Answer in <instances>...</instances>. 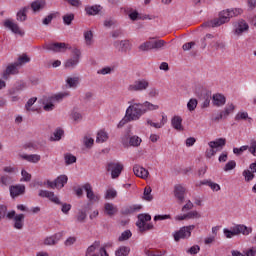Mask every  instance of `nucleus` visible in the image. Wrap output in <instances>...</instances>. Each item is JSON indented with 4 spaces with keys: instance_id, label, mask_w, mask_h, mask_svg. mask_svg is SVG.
I'll return each instance as SVG.
<instances>
[{
    "instance_id": "nucleus-1",
    "label": "nucleus",
    "mask_w": 256,
    "mask_h": 256,
    "mask_svg": "<svg viewBox=\"0 0 256 256\" xmlns=\"http://www.w3.org/2000/svg\"><path fill=\"white\" fill-rule=\"evenodd\" d=\"M128 103L129 106L126 109V115L132 121H139L148 111H157L159 109V105H155L149 101H145L144 103H133V101H130Z\"/></svg>"
},
{
    "instance_id": "nucleus-2",
    "label": "nucleus",
    "mask_w": 256,
    "mask_h": 256,
    "mask_svg": "<svg viewBox=\"0 0 256 256\" xmlns=\"http://www.w3.org/2000/svg\"><path fill=\"white\" fill-rule=\"evenodd\" d=\"M223 233L226 239H233L237 235H249L253 233V228L247 227L243 224H237L231 228V230L224 228Z\"/></svg>"
},
{
    "instance_id": "nucleus-3",
    "label": "nucleus",
    "mask_w": 256,
    "mask_h": 256,
    "mask_svg": "<svg viewBox=\"0 0 256 256\" xmlns=\"http://www.w3.org/2000/svg\"><path fill=\"white\" fill-rule=\"evenodd\" d=\"M230 19L231 13L229 12V9L223 10L220 12L219 18L204 22L202 27H221V25H224V23H229Z\"/></svg>"
},
{
    "instance_id": "nucleus-4",
    "label": "nucleus",
    "mask_w": 256,
    "mask_h": 256,
    "mask_svg": "<svg viewBox=\"0 0 256 256\" xmlns=\"http://www.w3.org/2000/svg\"><path fill=\"white\" fill-rule=\"evenodd\" d=\"M151 221V215L140 214L138 215V221L136 222V227H138L140 233H145V231H151L153 229V224L147 223Z\"/></svg>"
},
{
    "instance_id": "nucleus-5",
    "label": "nucleus",
    "mask_w": 256,
    "mask_h": 256,
    "mask_svg": "<svg viewBox=\"0 0 256 256\" xmlns=\"http://www.w3.org/2000/svg\"><path fill=\"white\" fill-rule=\"evenodd\" d=\"M7 219L13 220V227L18 231H21L25 227V214H17L15 210H11L7 213Z\"/></svg>"
},
{
    "instance_id": "nucleus-6",
    "label": "nucleus",
    "mask_w": 256,
    "mask_h": 256,
    "mask_svg": "<svg viewBox=\"0 0 256 256\" xmlns=\"http://www.w3.org/2000/svg\"><path fill=\"white\" fill-rule=\"evenodd\" d=\"M81 60V50L79 48L72 49V57L65 61L64 67L65 69L73 70L75 67L79 65V61Z\"/></svg>"
},
{
    "instance_id": "nucleus-7",
    "label": "nucleus",
    "mask_w": 256,
    "mask_h": 256,
    "mask_svg": "<svg viewBox=\"0 0 256 256\" xmlns=\"http://www.w3.org/2000/svg\"><path fill=\"white\" fill-rule=\"evenodd\" d=\"M195 229V225L183 226L178 231L173 233L174 241L178 243L181 239H189L191 237V231Z\"/></svg>"
},
{
    "instance_id": "nucleus-8",
    "label": "nucleus",
    "mask_w": 256,
    "mask_h": 256,
    "mask_svg": "<svg viewBox=\"0 0 256 256\" xmlns=\"http://www.w3.org/2000/svg\"><path fill=\"white\" fill-rule=\"evenodd\" d=\"M121 143L124 147H139L143 140L137 136H129V134H125L121 137Z\"/></svg>"
},
{
    "instance_id": "nucleus-9",
    "label": "nucleus",
    "mask_w": 256,
    "mask_h": 256,
    "mask_svg": "<svg viewBox=\"0 0 256 256\" xmlns=\"http://www.w3.org/2000/svg\"><path fill=\"white\" fill-rule=\"evenodd\" d=\"M147 89H149V81L145 79L136 80L128 86L130 93L147 91Z\"/></svg>"
},
{
    "instance_id": "nucleus-10",
    "label": "nucleus",
    "mask_w": 256,
    "mask_h": 256,
    "mask_svg": "<svg viewBox=\"0 0 256 256\" xmlns=\"http://www.w3.org/2000/svg\"><path fill=\"white\" fill-rule=\"evenodd\" d=\"M82 189L86 192V197L90 203H99L101 201V195L93 191V186L86 183L82 186Z\"/></svg>"
},
{
    "instance_id": "nucleus-11",
    "label": "nucleus",
    "mask_w": 256,
    "mask_h": 256,
    "mask_svg": "<svg viewBox=\"0 0 256 256\" xmlns=\"http://www.w3.org/2000/svg\"><path fill=\"white\" fill-rule=\"evenodd\" d=\"M106 169L107 171L111 172L112 179H117V177H119V175H121V172L123 171V164L110 162L108 163Z\"/></svg>"
},
{
    "instance_id": "nucleus-12",
    "label": "nucleus",
    "mask_w": 256,
    "mask_h": 256,
    "mask_svg": "<svg viewBox=\"0 0 256 256\" xmlns=\"http://www.w3.org/2000/svg\"><path fill=\"white\" fill-rule=\"evenodd\" d=\"M115 49L119 51V53H127V51H131V42L129 40H116L113 43Z\"/></svg>"
},
{
    "instance_id": "nucleus-13",
    "label": "nucleus",
    "mask_w": 256,
    "mask_h": 256,
    "mask_svg": "<svg viewBox=\"0 0 256 256\" xmlns=\"http://www.w3.org/2000/svg\"><path fill=\"white\" fill-rule=\"evenodd\" d=\"M9 191H10V197H12V199H15V197L25 195V185L23 184L11 185L9 187Z\"/></svg>"
},
{
    "instance_id": "nucleus-14",
    "label": "nucleus",
    "mask_w": 256,
    "mask_h": 256,
    "mask_svg": "<svg viewBox=\"0 0 256 256\" xmlns=\"http://www.w3.org/2000/svg\"><path fill=\"white\" fill-rule=\"evenodd\" d=\"M38 195L39 197L49 199V201L55 203V205H61V200L59 197L55 196L54 192L48 190H40Z\"/></svg>"
},
{
    "instance_id": "nucleus-15",
    "label": "nucleus",
    "mask_w": 256,
    "mask_h": 256,
    "mask_svg": "<svg viewBox=\"0 0 256 256\" xmlns=\"http://www.w3.org/2000/svg\"><path fill=\"white\" fill-rule=\"evenodd\" d=\"M4 27L12 31L15 35H25V33L21 31V28H19V24L11 21L10 19L4 21Z\"/></svg>"
},
{
    "instance_id": "nucleus-16",
    "label": "nucleus",
    "mask_w": 256,
    "mask_h": 256,
    "mask_svg": "<svg viewBox=\"0 0 256 256\" xmlns=\"http://www.w3.org/2000/svg\"><path fill=\"white\" fill-rule=\"evenodd\" d=\"M19 73V66L17 62L9 64L3 73V79H9V75H17Z\"/></svg>"
},
{
    "instance_id": "nucleus-17",
    "label": "nucleus",
    "mask_w": 256,
    "mask_h": 256,
    "mask_svg": "<svg viewBox=\"0 0 256 256\" xmlns=\"http://www.w3.org/2000/svg\"><path fill=\"white\" fill-rule=\"evenodd\" d=\"M63 238V233L59 232L52 236L46 237L44 239V245H57L59 241Z\"/></svg>"
},
{
    "instance_id": "nucleus-18",
    "label": "nucleus",
    "mask_w": 256,
    "mask_h": 256,
    "mask_svg": "<svg viewBox=\"0 0 256 256\" xmlns=\"http://www.w3.org/2000/svg\"><path fill=\"white\" fill-rule=\"evenodd\" d=\"M171 126L176 131H183V118L179 115H175L171 118Z\"/></svg>"
},
{
    "instance_id": "nucleus-19",
    "label": "nucleus",
    "mask_w": 256,
    "mask_h": 256,
    "mask_svg": "<svg viewBox=\"0 0 256 256\" xmlns=\"http://www.w3.org/2000/svg\"><path fill=\"white\" fill-rule=\"evenodd\" d=\"M245 31H249V24L245 20H239L235 25V34L243 35Z\"/></svg>"
},
{
    "instance_id": "nucleus-20",
    "label": "nucleus",
    "mask_w": 256,
    "mask_h": 256,
    "mask_svg": "<svg viewBox=\"0 0 256 256\" xmlns=\"http://www.w3.org/2000/svg\"><path fill=\"white\" fill-rule=\"evenodd\" d=\"M133 172L136 177H140L141 179H147L149 177V171L140 165H134Z\"/></svg>"
},
{
    "instance_id": "nucleus-21",
    "label": "nucleus",
    "mask_w": 256,
    "mask_h": 256,
    "mask_svg": "<svg viewBox=\"0 0 256 256\" xmlns=\"http://www.w3.org/2000/svg\"><path fill=\"white\" fill-rule=\"evenodd\" d=\"M174 195L180 203H183L185 201V187L182 185L175 186Z\"/></svg>"
},
{
    "instance_id": "nucleus-22",
    "label": "nucleus",
    "mask_w": 256,
    "mask_h": 256,
    "mask_svg": "<svg viewBox=\"0 0 256 256\" xmlns=\"http://www.w3.org/2000/svg\"><path fill=\"white\" fill-rule=\"evenodd\" d=\"M227 143V140L225 138H218L214 141H210L208 143L210 149H223Z\"/></svg>"
},
{
    "instance_id": "nucleus-23",
    "label": "nucleus",
    "mask_w": 256,
    "mask_h": 256,
    "mask_svg": "<svg viewBox=\"0 0 256 256\" xmlns=\"http://www.w3.org/2000/svg\"><path fill=\"white\" fill-rule=\"evenodd\" d=\"M13 181L14 179L12 175L3 174L0 176V186L2 187V189H5V187L11 186Z\"/></svg>"
},
{
    "instance_id": "nucleus-24",
    "label": "nucleus",
    "mask_w": 256,
    "mask_h": 256,
    "mask_svg": "<svg viewBox=\"0 0 256 256\" xmlns=\"http://www.w3.org/2000/svg\"><path fill=\"white\" fill-rule=\"evenodd\" d=\"M20 158L28 163H39L41 161V155L38 154H20Z\"/></svg>"
},
{
    "instance_id": "nucleus-25",
    "label": "nucleus",
    "mask_w": 256,
    "mask_h": 256,
    "mask_svg": "<svg viewBox=\"0 0 256 256\" xmlns=\"http://www.w3.org/2000/svg\"><path fill=\"white\" fill-rule=\"evenodd\" d=\"M226 98L223 94H214L212 97V103L216 107H223L226 103Z\"/></svg>"
},
{
    "instance_id": "nucleus-26",
    "label": "nucleus",
    "mask_w": 256,
    "mask_h": 256,
    "mask_svg": "<svg viewBox=\"0 0 256 256\" xmlns=\"http://www.w3.org/2000/svg\"><path fill=\"white\" fill-rule=\"evenodd\" d=\"M27 85L25 84V82H18L15 84L14 87H12L8 93L9 95H17V93H21V91H23V89H26Z\"/></svg>"
},
{
    "instance_id": "nucleus-27",
    "label": "nucleus",
    "mask_w": 256,
    "mask_h": 256,
    "mask_svg": "<svg viewBox=\"0 0 256 256\" xmlns=\"http://www.w3.org/2000/svg\"><path fill=\"white\" fill-rule=\"evenodd\" d=\"M136 211H141V205L134 204L131 206H126L122 209V215H131L132 213H135Z\"/></svg>"
},
{
    "instance_id": "nucleus-28",
    "label": "nucleus",
    "mask_w": 256,
    "mask_h": 256,
    "mask_svg": "<svg viewBox=\"0 0 256 256\" xmlns=\"http://www.w3.org/2000/svg\"><path fill=\"white\" fill-rule=\"evenodd\" d=\"M69 92H59L57 94H54L50 97V101H53V103H61L65 98L69 97Z\"/></svg>"
},
{
    "instance_id": "nucleus-29",
    "label": "nucleus",
    "mask_w": 256,
    "mask_h": 256,
    "mask_svg": "<svg viewBox=\"0 0 256 256\" xmlns=\"http://www.w3.org/2000/svg\"><path fill=\"white\" fill-rule=\"evenodd\" d=\"M48 51H61V49H67V44L65 43H52L46 45Z\"/></svg>"
},
{
    "instance_id": "nucleus-30",
    "label": "nucleus",
    "mask_w": 256,
    "mask_h": 256,
    "mask_svg": "<svg viewBox=\"0 0 256 256\" xmlns=\"http://www.w3.org/2000/svg\"><path fill=\"white\" fill-rule=\"evenodd\" d=\"M55 181H56V189H63L67 181H69V178L67 177V175H60L55 179Z\"/></svg>"
},
{
    "instance_id": "nucleus-31",
    "label": "nucleus",
    "mask_w": 256,
    "mask_h": 256,
    "mask_svg": "<svg viewBox=\"0 0 256 256\" xmlns=\"http://www.w3.org/2000/svg\"><path fill=\"white\" fill-rule=\"evenodd\" d=\"M109 139V133L105 130H100L97 133L96 143H105Z\"/></svg>"
},
{
    "instance_id": "nucleus-32",
    "label": "nucleus",
    "mask_w": 256,
    "mask_h": 256,
    "mask_svg": "<svg viewBox=\"0 0 256 256\" xmlns=\"http://www.w3.org/2000/svg\"><path fill=\"white\" fill-rule=\"evenodd\" d=\"M104 210L106 211V215H109V217H113V215L118 211L113 203H105Z\"/></svg>"
},
{
    "instance_id": "nucleus-33",
    "label": "nucleus",
    "mask_w": 256,
    "mask_h": 256,
    "mask_svg": "<svg viewBox=\"0 0 256 256\" xmlns=\"http://www.w3.org/2000/svg\"><path fill=\"white\" fill-rule=\"evenodd\" d=\"M28 10H29V7H24L22 9H20L16 15L17 21H20V22L27 21V11Z\"/></svg>"
},
{
    "instance_id": "nucleus-34",
    "label": "nucleus",
    "mask_w": 256,
    "mask_h": 256,
    "mask_svg": "<svg viewBox=\"0 0 256 256\" xmlns=\"http://www.w3.org/2000/svg\"><path fill=\"white\" fill-rule=\"evenodd\" d=\"M200 185H207L212 191H221V186L211 180H204L200 182Z\"/></svg>"
},
{
    "instance_id": "nucleus-35",
    "label": "nucleus",
    "mask_w": 256,
    "mask_h": 256,
    "mask_svg": "<svg viewBox=\"0 0 256 256\" xmlns=\"http://www.w3.org/2000/svg\"><path fill=\"white\" fill-rule=\"evenodd\" d=\"M129 253H131V248L128 246H120L116 251L115 255L116 256H128Z\"/></svg>"
},
{
    "instance_id": "nucleus-36",
    "label": "nucleus",
    "mask_w": 256,
    "mask_h": 256,
    "mask_svg": "<svg viewBox=\"0 0 256 256\" xmlns=\"http://www.w3.org/2000/svg\"><path fill=\"white\" fill-rule=\"evenodd\" d=\"M45 7V0H36L32 2L31 9L35 12L41 11Z\"/></svg>"
},
{
    "instance_id": "nucleus-37",
    "label": "nucleus",
    "mask_w": 256,
    "mask_h": 256,
    "mask_svg": "<svg viewBox=\"0 0 256 256\" xmlns=\"http://www.w3.org/2000/svg\"><path fill=\"white\" fill-rule=\"evenodd\" d=\"M100 7L101 6H97V5L87 6L85 8V11H86L87 15H99V12L101 11Z\"/></svg>"
},
{
    "instance_id": "nucleus-38",
    "label": "nucleus",
    "mask_w": 256,
    "mask_h": 256,
    "mask_svg": "<svg viewBox=\"0 0 256 256\" xmlns=\"http://www.w3.org/2000/svg\"><path fill=\"white\" fill-rule=\"evenodd\" d=\"M86 219H87V210H83V209L78 210V213L76 215L77 223H85Z\"/></svg>"
},
{
    "instance_id": "nucleus-39",
    "label": "nucleus",
    "mask_w": 256,
    "mask_h": 256,
    "mask_svg": "<svg viewBox=\"0 0 256 256\" xmlns=\"http://www.w3.org/2000/svg\"><path fill=\"white\" fill-rule=\"evenodd\" d=\"M84 41L87 47L93 45V32L91 30L84 32Z\"/></svg>"
},
{
    "instance_id": "nucleus-40",
    "label": "nucleus",
    "mask_w": 256,
    "mask_h": 256,
    "mask_svg": "<svg viewBox=\"0 0 256 256\" xmlns=\"http://www.w3.org/2000/svg\"><path fill=\"white\" fill-rule=\"evenodd\" d=\"M152 49H154L155 51H159V49H163V47H165V45L167 44V42H165V40H152Z\"/></svg>"
},
{
    "instance_id": "nucleus-41",
    "label": "nucleus",
    "mask_w": 256,
    "mask_h": 256,
    "mask_svg": "<svg viewBox=\"0 0 256 256\" xmlns=\"http://www.w3.org/2000/svg\"><path fill=\"white\" fill-rule=\"evenodd\" d=\"M117 197V190L114 188H108L104 194V199L111 200Z\"/></svg>"
},
{
    "instance_id": "nucleus-42",
    "label": "nucleus",
    "mask_w": 256,
    "mask_h": 256,
    "mask_svg": "<svg viewBox=\"0 0 256 256\" xmlns=\"http://www.w3.org/2000/svg\"><path fill=\"white\" fill-rule=\"evenodd\" d=\"M100 245H101V243L99 241H95L92 245H90L87 248L85 255L89 256L92 253H95V251H97V249H99Z\"/></svg>"
},
{
    "instance_id": "nucleus-43",
    "label": "nucleus",
    "mask_w": 256,
    "mask_h": 256,
    "mask_svg": "<svg viewBox=\"0 0 256 256\" xmlns=\"http://www.w3.org/2000/svg\"><path fill=\"white\" fill-rule=\"evenodd\" d=\"M64 161H65L66 165H73V163H77V157H75L71 153H66L64 155Z\"/></svg>"
},
{
    "instance_id": "nucleus-44",
    "label": "nucleus",
    "mask_w": 256,
    "mask_h": 256,
    "mask_svg": "<svg viewBox=\"0 0 256 256\" xmlns=\"http://www.w3.org/2000/svg\"><path fill=\"white\" fill-rule=\"evenodd\" d=\"M66 83L70 88H75L79 85V77H68Z\"/></svg>"
},
{
    "instance_id": "nucleus-45",
    "label": "nucleus",
    "mask_w": 256,
    "mask_h": 256,
    "mask_svg": "<svg viewBox=\"0 0 256 256\" xmlns=\"http://www.w3.org/2000/svg\"><path fill=\"white\" fill-rule=\"evenodd\" d=\"M152 191L153 190L151 189V187H146L144 189V193H143L144 201H153V195H151Z\"/></svg>"
},
{
    "instance_id": "nucleus-46",
    "label": "nucleus",
    "mask_w": 256,
    "mask_h": 256,
    "mask_svg": "<svg viewBox=\"0 0 256 256\" xmlns=\"http://www.w3.org/2000/svg\"><path fill=\"white\" fill-rule=\"evenodd\" d=\"M233 111H235V105L233 104H228L224 111H222V113L224 114V119H227V117H229V115H231V113H233Z\"/></svg>"
},
{
    "instance_id": "nucleus-47",
    "label": "nucleus",
    "mask_w": 256,
    "mask_h": 256,
    "mask_svg": "<svg viewBox=\"0 0 256 256\" xmlns=\"http://www.w3.org/2000/svg\"><path fill=\"white\" fill-rule=\"evenodd\" d=\"M197 105H198L197 99H195V98L190 99L187 103L188 111H190V112L195 111V109H197Z\"/></svg>"
},
{
    "instance_id": "nucleus-48",
    "label": "nucleus",
    "mask_w": 256,
    "mask_h": 256,
    "mask_svg": "<svg viewBox=\"0 0 256 256\" xmlns=\"http://www.w3.org/2000/svg\"><path fill=\"white\" fill-rule=\"evenodd\" d=\"M63 129L58 128L53 133V136L51 137L52 141H61V137H63Z\"/></svg>"
},
{
    "instance_id": "nucleus-49",
    "label": "nucleus",
    "mask_w": 256,
    "mask_h": 256,
    "mask_svg": "<svg viewBox=\"0 0 256 256\" xmlns=\"http://www.w3.org/2000/svg\"><path fill=\"white\" fill-rule=\"evenodd\" d=\"M75 19V14L70 13L63 16V23L64 25H71L73 23V20Z\"/></svg>"
},
{
    "instance_id": "nucleus-50",
    "label": "nucleus",
    "mask_w": 256,
    "mask_h": 256,
    "mask_svg": "<svg viewBox=\"0 0 256 256\" xmlns=\"http://www.w3.org/2000/svg\"><path fill=\"white\" fill-rule=\"evenodd\" d=\"M254 172L251 170H244L242 175L245 178V181H253V179H255V174H253Z\"/></svg>"
},
{
    "instance_id": "nucleus-51",
    "label": "nucleus",
    "mask_w": 256,
    "mask_h": 256,
    "mask_svg": "<svg viewBox=\"0 0 256 256\" xmlns=\"http://www.w3.org/2000/svg\"><path fill=\"white\" fill-rule=\"evenodd\" d=\"M140 51H151L153 50L152 42L146 41L139 46Z\"/></svg>"
},
{
    "instance_id": "nucleus-52",
    "label": "nucleus",
    "mask_w": 256,
    "mask_h": 256,
    "mask_svg": "<svg viewBox=\"0 0 256 256\" xmlns=\"http://www.w3.org/2000/svg\"><path fill=\"white\" fill-rule=\"evenodd\" d=\"M29 61H31V58H29L27 56V54H23L22 56H20L18 58V61L16 62V64L21 67V65H25V63H29Z\"/></svg>"
},
{
    "instance_id": "nucleus-53",
    "label": "nucleus",
    "mask_w": 256,
    "mask_h": 256,
    "mask_svg": "<svg viewBox=\"0 0 256 256\" xmlns=\"http://www.w3.org/2000/svg\"><path fill=\"white\" fill-rule=\"evenodd\" d=\"M131 121L133 120H131V118H129L125 112V116L122 118V120H120V122L117 125L118 129L125 127V125H127V123H131Z\"/></svg>"
},
{
    "instance_id": "nucleus-54",
    "label": "nucleus",
    "mask_w": 256,
    "mask_h": 256,
    "mask_svg": "<svg viewBox=\"0 0 256 256\" xmlns=\"http://www.w3.org/2000/svg\"><path fill=\"white\" fill-rule=\"evenodd\" d=\"M71 118L73 119V121H75L76 123H79L80 121H83V114H81L80 112L77 111H72L71 113Z\"/></svg>"
},
{
    "instance_id": "nucleus-55",
    "label": "nucleus",
    "mask_w": 256,
    "mask_h": 256,
    "mask_svg": "<svg viewBox=\"0 0 256 256\" xmlns=\"http://www.w3.org/2000/svg\"><path fill=\"white\" fill-rule=\"evenodd\" d=\"M215 39V36L212 34H206L204 39L201 40L202 42V49H205L207 47V42L213 41Z\"/></svg>"
},
{
    "instance_id": "nucleus-56",
    "label": "nucleus",
    "mask_w": 256,
    "mask_h": 256,
    "mask_svg": "<svg viewBox=\"0 0 256 256\" xmlns=\"http://www.w3.org/2000/svg\"><path fill=\"white\" fill-rule=\"evenodd\" d=\"M131 235H133L131 233L130 230H125L124 232H122V234L119 236L118 240L119 241H127L128 239H131Z\"/></svg>"
},
{
    "instance_id": "nucleus-57",
    "label": "nucleus",
    "mask_w": 256,
    "mask_h": 256,
    "mask_svg": "<svg viewBox=\"0 0 256 256\" xmlns=\"http://www.w3.org/2000/svg\"><path fill=\"white\" fill-rule=\"evenodd\" d=\"M93 143H95V140H93V138L85 136L83 138V144L85 145V147H87V149H90V147H93Z\"/></svg>"
},
{
    "instance_id": "nucleus-58",
    "label": "nucleus",
    "mask_w": 256,
    "mask_h": 256,
    "mask_svg": "<svg viewBox=\"0 0 256 256\" xmlns=\"http://www.w3.org/2000/svg\"><path fill=\"white\" fill-rule=\"evenodd\" d=\"M113 73V68L107 66L97 71L98 75H111Z\"/></svg>"
},
{
    "instance_id": "nucleus-59",
    "label": "nucleus",
    "mask_w": 256,
    "mask_h": 256,
    "mask_svg": "<svg viewBox=\"0 0 256 256\" xmlns=\"http://www.w3.org/2000/svg\"><path fill=\"white\" fill-rule=\"evenodd\" d=\"M58 205H61V211L64 215H69V211H71V204L61 202V204Z\"/></svg>"
},
{
    "instance_id": "nucleus-60",
    "label": "nucleus",
    "mask_w": 256,
    "mask_h": 256,
    "mask_svg": "<svg viewBox=\"0 0 256 256\" xmlns=\"http://www.w3.org/2000/svg\"><path fill=\"white\" fill-rule=\"evenodd\" d=\"M248 151L251 155L256 157V140H251L250 146H248Z\"/></svg>"
},
{
    "instance_id": "nucleus-61",
    "label": "nucleus",
    "mask_w": 256,
    "mask_h": 256,
    "mask_svg": "<svg viewBox=\"0 0 256 256\" xmlns=\"http://www.w3.org/2000/svg\"><path fill=\"white\" fill-rule=\"evenodd\" d=\"M210 46L214 49H225V43L221 41H213L210 43Z\"/></svg>"
},
{
    "instance_id": "nucleus-62",
    "label": "nucleus",
    "mask_w": 256,
    "mask_h": 256,
    "mask_svg": "<svg viewBox=\"0 0 256 256\" xmlns=\"http://www.w3.org/2000/svg\"><path fill=\"white\" fill-rule=\"evenodd\" d=\"M48 102L46 104H44V111H53V109H55V102L50 101V98H48L47 100Z\"/></svg>"
},
{
    "instance_id": "nucleus-63",
    "label": "nucleus",
    "mask_w": 256,
    "mask_h": 256,
    "mask_svg": "<svg viewBox=\"0 0 256 256\" xmlns=\"http://www.w3.org/2000/svg\"><path fill=\"white\" fill-rule=\"evenodd\" d=\"M145 253L147 256H163V255H165V251L161 252L158 250H153V251L147 250Z\"/></svg>"
},
{
    "instance_id": "nucleus-64",
    "label": "nucleus",
    "mask_w": 256,
    "mask_h": 256,
    "mask_svg": "<svg viewBox=\"0 0 256 256\" xmlns=\"http://www.w3.org/2000/svg\"><path fill=\"white\" fill-rule=\"evenodd\" d=\"M244 256H256V248L252 247L249 248L248 250L243 251Z\"/></svg>"
}]
</instances>
